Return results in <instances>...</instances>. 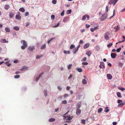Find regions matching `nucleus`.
Listing matches in <instances>:
<instances>
[{
	"mask_svg": "<svg viewBox=\"0 0 125 125\" xmlns=\"http://www.w3.org/2000/svg\"><path fill=\"white\" fill-rule=\"evenodd\" d=\"M58 90H61L62 89L59 86H58Z\"/></svg>",
	"mask_w": 125,
	"mask_h": 125,
	"instance_id": "nucleus-64",
	"label": "nucleus"
},
{
	"mask_svg": "<svg viewBox=\"0 0 125 125\" xmlns=\"http://www.w3.org/2000/svg\"><path fill=\"white\" fill-rule=\"evenodd\" d=\"M29 13L28 12H26L25 14V16H27L28 15H29Z\"/></svg>",
	"mask_w": 125,
	"mask_h": 125,
	"instance_id": "nucleus-54",
	"label": "nucleus"
},
{
	"mask_svg": "<svg viewBox=\"0 0 125 125\" xmlns=\"http://www.w3.org/2000/svg\"><path fill=\"white\" fill-rule=\"evenodd\" d=\"M81 104H80L78 103L76 106V108L77 109H79L81 107Z\"/></svg>",
	"mask_w": 125,
	"mask_h": 125,
	"instance_id": "nucleus-40",
	"label": "nucleus"
},
{
	"mask_svg": "<svg viewBox=\"0 0 125 125\" xmlns=\"http://www.w3.org/2000/svg\"><path fill=\"white\" fill-rule=\"evenodd\" d=\"M107 76L108 79H111L112 78V76L110 74H107Z\"/></svg>",
	"mask_w": 125,
	"mask_h": 125,
	"instance_id": "nucleus-12",
	"label": "nucleus"
},
{
	"mask_svg": "<svg viewBox=\"0 0 125 125\" xmlns=\"http://www.w3.org/2000/svg\"><path fill=\"white\" fill-rule=\"evenodd\" d=\"M14 14L13 13L11 12L9 14L10 17V18H13L14 16Z\"/></svg>",
	"mask_w": 125,
	"mask_h": 125,
	"instance_id": "nucleus-14",
	"label": "nucleus"
},
{
	"mask_svg": "<svg viewBox=\"0 0 125 125\" xmlns=\"http://www.w3.org/2000/svg\"><path fill=\"white\" fill-rule=\"evenodd\" d=\"M125 104V102H123L119 104L118 105V107H121Z\"/></svg>",
	"mask_w": 125,
	"mask_h": 125,
	"instance_id": "nucleus-15",
	"label": "nucleus"
},
{
	"mask_svg": "<svg viewBox=\"0 0 125 125\" xmlns=\"http://www.w3.org/2000/svg\"><path fill=\"white\" fill-rule=\"evenodd\" d=\"M47 90H45L44 91V94L45 96L46 97L47 96Z\"/></svg>",
	"mask_w": 125,
	"mask_h": 125,
	"instance_id": "nucleus-28",
	"label": "nucleus"
},
{
	"mask_svg": "<svg viewBox=\"0 0 125 125\" xmlns=\"http://www.w3.org/2000/svg\"><path fill=\"white\" fill-rule=\"evenodd\" d=\"M103 110V109L102 108H99L98 110V113H100Z\"/></svg>",
	"mask_w": 125,
	"mask_h": 125,
	"instance_id": "nucleus-33",
	"label": "nucleus"
},
{
	"mask_svg": "<svg viewBox=\"0 0 125 125\" xmlns=\"http://www.w3.org/2000/svg\"><path fill=\"white\" fill-rule=\"evenodd\" d=\"M69 18L70 17L69 16H67L65 17L64 19L63 20V22H65L69 20Z\"/></svg>",
	"mask_w": 125,
	"mask_h": 125,
	"instance_id": "nucleus-6",
	"label": "nucleus"
},
{
	"mask_svg": "<svg viewBox=\"0 0 125 125\" xmlns=\"http://www.w3.org/2000/svg\"><path fill=\"white\" fill-rule=\"evenodd\" d=\"M117 124V123L116 122H114L113 123V125H116Z\"/></svg>",
	"mask_w": 125,
	"mask_h": 125,
	"instance_id": "nucleus-60",
	"label": "nucleus"
},
{
	"mask_svg": "<svg viewBox=\"0 0 125 125\" xmlns=\"http://www.w3.org/2000/svg\"><path fill=\"white\" fill-rule=\"evenodd\" d=\"M19 10L20 11H21L22 12H24L25 11V9L23 7H22V8H20L19 9Z\"/></svg>",
	"mask_w": 125,
	"mask_h": 125,
	"instance_id": "nucleus-23",
	"label": "nucleus"
},
{
	"mask_svg": "<svg viewBox=\"0 0 125 125\" xmlns=\"http://www.w3.org/2000/svg\"><path fill=\"white\" fill-rule=\"evenodd\" d=\"M21 43H22L23 45L27 47V45L26 42L24 40H21Z\"/></svg>",
	"mask_w": 125,
	"mask_h": 125,
	"instance_id": "nucleus-8",
	"label": "nucleus"
},
{
	"mask_svg": "<svg viewBox=\"0 0 125 125\" xmlns=\"http://www.w3.org/2000/svg\"><path fill=\"white\" fill-rule=\"evenodd\" d=\"M108 6H106V11H106V12H108Z\"/></svg>",
	"mask_w": 125,
	"mask_h": 125,
	"instance_id": "nucleus-48",
	"label": "nucleus"
},
{
	"mask_svg": "<svg viewBox=\"0 0 125 125\" xmlns=\"http://www.w3.org/2000/svg\"><path fill=\"white\" fill-rule=\"evenodd\" d=\"M72 10H68L67 11L66 13L67 14H69L71 13Z\"/></svg>",
	"mask_w": 125,
	"mask_h": 125,
	"instance_id": "nucleus-31",
	"label": "nucleus"
},
{
	"mask_svg": "<svg viewBox=\"0 0 125 125\" xmlns=\"http://www.w3.org/2000/svg\"><path fill=\"white\" fill-rule=\"evenodd\" d=\"M51 18L52 19H54L55 17V16L54 15H51Z\"/></svg>",
	"mask_w": 125,
	"mask_h": 125,
	"instance_id": "nucleus-53",
	"label": "nucleus"
},
{
	"mask_svg": "<svg viewBox=\"0 0 125 125\" xmlns=\"http://www.w3.org/2000/svg\"><path fill=\"white\" fill-rule=\"evenodd\" d=\"M90 30L92 32H93L94 31V29L92 28L90 29Z\"/></svg>",
	"mask_w": 125,
	"mask_h": 125,
	"instance_id": "nucleus-59",
	"label": "nucleus"
},
{
	"mask_svg": "<svg viewBox=\"0 0 125 125\" xmlns=\"http://www.w3.org/2000/svg\"><path fill=\"white\" fill-rule=\"evenodd\" d=\"M27 47V46L23 45L21 46V48L22 50H24L25 48H26Z\"/></svg>",
	"mask_w": 125,
	"mask_h": 125,
	"instance_id": "nucleus-35",
	"label": "nucleus"
},
{
	"mask_svg": "<svg viewBox=\"0 0 125 125\" xmlns=\"http://www.w3.org/2000/svg\"><path fill=\"white\" fill-rule=\"evenodd\" d=\"M64 10H63L62 12V13H61V15L62 16H63L64 14Z\"/></svg>",
	"mask_w": 125,
	"mask_h": 125,
	"instance_id": "nucleus-47",
	"label": "nucleus"
},
{
	"mask_svg": "<svg viewBox=\"0 0 125 125\" xmlns=\"http://www.w3.org/2000/svg\"><path fill=\"white\" fill-rule=\"evenodd\" d=\"M125 41V40H123V41H119V42H117L116 43V44H118V43H121V42H124Z\"/></svg>",
	"mask_w": 125,
	"mask_h": 125,
	"instance_id": "nucleus-58",
	"label": "nucleus"
},
{
	"mask_svg": "<svg viewBox=\"0 0 125 125\" xmlns=\"http://www.w3.org/2000/svg\"><path fill=\"white\" fill-rule=\"evenodd\" d=\"M20 73V72L19 71H17V72H16L15 73V74H19Z\"/></svg>",
	"mask_w": 125,
	"mask_h": 125,
	"instance_id": "nucleus-63",
	"label": "nucleus"
},
{
	"mask_svg": "<svg viewBox=\"0 0 125 125\" xmlns=\"http://www.w3.org/2000/svg\"><path fill=\"white\" fill-rule=\"evenodd\" d=\"M80 46V45H79L73 49V52L74 54H75L76 53Z\"/></svg>",
	"mask_w": 125,
	"mask_h": 125,
	"instance_id": "nucleus-3",
	"label": "nucleus"
},
{
	"mask_svg": "<svg viewBox=\"0 0 125 125\" xmlns=\"http://www.w3.org/2000/svg\"><path fill=\"white\" fill-rule=\"evenodd\" d=\"M86 18L88 20L89 18V16L88 15H83L82 19V20L83 21Z\"/></svg>",
	"mask_w": 125,
	"mask_h": 125,
	"instance_id": "nucleus-4",
	"label": "nucleus"
},
{
	"mask_svg": "<svg viewBox=\"0 0 125 125\" xmlns=\"http://www.w3.org/2000/svg\"><path fill=\"white\" fill-rule=\"evenodd\" d=\"M116 94L117 96L119 98H121L122 97V96L121 94L119 92H117L116 93Z\"/></svg>",
	"mask_w": 125,
	"mask_h": 125,
	"instance_id": "nucleus-24",
	"label": "nucleus"
},
{
	"mask_svg": "<svg viewBox=\"0 0 125 125\" xmlns=\"http://www.w3.org/2000/svg\"><path fill=\"white\" fill-rule=\"evenodd\" d=\"M107 17V14H104L100 17V20L101 21H104Z\"/></svg>",
	"mask_w": 125,
	"mask_h": 125,
	"instance_id": "nucleus-2",
	"label": "nucleus"
},
{
	"mask_svg": "<svg viewBox=\"0 0 125 125\" xmlns=\"http://www.w3.org/2000/svg\"><path fill=\"white\" fill-rule=\"evenodd\" d=\"M43 74V73H41V74H40L37 77L36 79V81H38L39 80V79L40 78V77L42 75V74Z\"/></svg>",
	"mask_w": 125,
	"mask_h": 125,
	"instance_id": "nucleus-16",
	"label": "nucleus"
},
{
	"mask_svg": "<svg viewBox=\"0 0 125 125\" xmlns=\"http://www.w3.org/2000/svg\"><path fill=\"white\" fill-rule=\"evenodd\" d=\"M113 45L112 43H110L107 45V47L108 48L110 47Z\"/></svg>",
	"mask_w": 125,
	"mask_h": 125,
	"instance_id": "nucleus-34",
	"label": "nucleus"
},
{
	"mask_svg": "<svg viewBox=\"0 0 125 125\" xmlns=\"http://www.w3.org/2000/svg\"><path fill=\"white\" fill-rule=\"evenodd\" d=\"M99 67L102 69H104L105 68L104 63L103 62H101Z\"/></svg>",
	"mask_w": 125,
	"mask_h": 125,
	"instance_id": "nucleus-5",
	"label": "nucleus"
},
{
	"mask_svg": "<svg viewBox=\"0 0 125 125\" xmlns=\"http://www.w3.org/2000/svg\"><path fill=\"white\" fill-rule=\"evenodd\" d=\"M110 35V34L109 33L106 32L104 34V38L106 40H108L109 39V36Z\"/></svg>",
	"mask_w": 125,
	"mask_h": 125,
	"instance_id": "nucleus-1",
	"label": "nucleus"
},
{
	"mask_svg": "<svg viewBox=\"0 0 125 125\" xmlns=\"http://www.w3.org/2000/svg\"><path fill=\"white\" fill-rule=\"evenodd\" d=\"M108 108V107H106L105 108V110H104V111L105 112H108L109 111V110Z\"/></svg>",
	"mask_w": 125,
	"mask_h": 125,
	"instance_id": "nucleus-27",
	"label": "nucleus"
},
{
	"mask_svg": "<svg viewBox=\"0 0 125 125\" xmlns=\"http://www.w3.org/2000/svg\"><path fill=\"white\" fill-rule=\"evenodd\" d=\"M16 19L20 20L21 19V18L20 15L17 14L16 15Z\"/></svg>",
	"mask_w": 125,
	"mask_h": 125,
	"instance_id": "nucleus-11",
	"label": "nucleus"
},
{
	"mask_svg": "<svg viewBox=\"0 0 125 125\" xmlns=\"http://www.w3.org/2000/svg\"><path fill=\"white\" fill-rule=\"evenodd\" d=\"M82 64L84 65H86L88 64V63L87 62H82Z\"/></svg>",
	"mask_w": 125,
	"mask_h": 125,
	"instance_id": "nucleus-44",
	"label": "nucleus"
},
{
	"mask_svg": "<svg viewBox=\"0 0 125 125\" xmlns=\"http://www.w3.org/2000/svg\"><path fill=\"white\" fill-rule=\"evenodd\" d=\"M109 4H113V5L114 4V1L113 0H111L109 2Z\"/></svg>",
	"mask_w": 125,
	"mask_h": 125,
	"instance_id": "nucleus-29",
	"label": "nucleus"
},
{
	"mask_svg": "<svg viewBox=\"0 0 125 125\" xmlns=\"http://www.w3.org/2000/svg\"><path fill=\"white\" fill-rule=\"evenodd\" d=\"M59 25V23H58L57 25H55V26H54V27H58Z\"/></svg>",
	"mask_w": 125,
	"mask_h": 125,
	"instance_id": "nucleus-61",
	"label": "nucleus"
},
{
	"mask_svg": "<svg viewBox=\"0 0 125 125\" xmlns=\"http://www.w3.org/2000/svg\"><path fill=\"white\" fill-rule=\"evenodd\" d=\"M82 83L83 84H85L87 83V82L86 80L85 79H83L82 80Z\"/></svg>",
	"mask_w": 125,
	"mask_h": 125,
	"instance_id": "nucleus-25",
	"label": "nucleus"
},
{
	"mask_svg": "<svg viewBox=\"0 0 125 125\" xmlns=\"http://www.w3.org/2000/svg\"><path fill=\"white\" fill-rule=\"evenodd\" d=\"M70 88V87L69 86H67L66 87V89L67 90H69Z\"/></svg>",
	"mask_w": 125,
	"mask_h": 125,
	"instance_id": "nucleus-62",
	"label": "nucleus"
},
{
	"mask_svg": "<svg viewBox=\"0 0 125 125\" xmlns=\"http://www.w3.org/2000/svg\"><path fill=\"white\" fill-rule=\"evenodd\" d=\"M75 47V46L73 44H72L70 46V49H72Z\"/></svg>",
	"mask_w": 125,
	"mask_h": 125,
	"instance_id": "nucleus-30",
	"label": "nucleus"
},
{
	"mask_svg": "<svg viewBox=\"0 0 125 125\" xmlns=\"http://www.w3.org/2000/svg\"><path fill=\"white\" fill-rule=\"evenodd\" d=\"M77 70L79 72H82V70L81 68H78L77 69Z\"/></svg>",
	"mask_w": 125,
	"mask_h": 125,
	"instance_id": "nucleus-41",
	"label": "nucleus"
},
{
	"mask_svg": "<svg viewBox=\"0 0 125 125\" xmlns=\"http://www.w3.org/2000/svg\"><path fill=\"white\" fill-rule=\"evenodd\" d=\"M72 66V64H70L68 66V69L69 70L71 69V68Z\"/></svg>",
	"mask_w": 125,
	"mask_h": 125,
	"instance_id": "nucleus-37",
	"label": "nucleus"
},
{
	"mask_svg": "<svg viewBox=\"0 0 125 125\" xmlns=\"http://www.w3.org/2000/svg\"><path fill=\"white\" fill-rule=\"evenodd\" d=\"M81 123L85 125V120L83 119L81 120Z\"/></svg>",
	"mask_w": 125,
	"mask_h": 125,
	"instance_id": "nucleus-32",
	"label": "nucleus"
},
{
	"mask_svg": "<svg viewBox=\"0 0 125 125\" xmlns=\"http://www.w3.org/2000/svg\"><path fill=\"white\" fill-rule=\"evenodd\" d=\"M81 113V110L79 109H77L76 112V114L77 115H80Z\"/></svg>",
	"mask_w": 125,
	"mask_h": 125,
	"instance_id": "nucleus-7",
	"label": "nucleus"
},
{
	"mask_svg": "<svg viewBox=\"0 0 125 125\" xmlns=\"http://www.w3.org/2000/svg\"><path fill=\"white\" fill-rule=\"evenodd\" d=\"M32 52H33V50L35 49V47L34 46H30L28 48Z\"/></svg>",
	"mask_w": 125,
	"mask_h": 125,
	"instance_id": "nucleus-9",
	"label": "nucleus"
},
{
	"mask_svg": "<svg viewBox=\"0 0 125 125\" xmlns=\"http://www.w3.org/2000/svg\"><path fill=\"white\" fill-rule=\"evenodd\" d=\"M90 26V25L88 24H86V28H88Z\"/></svg>",
	"mask_w": 125,
	"mask_h": 125,
	"instance_id": "nucleus-56",
	"label": "nucleus"
},
{
	"mask_svg": "<svg viewBox=\"0 0 125 125\" xmlns=\"http://www.w3.org/2000/svg\"><path fill=\"white\" fill-rule=\"evenodd\" d=\"M111 55L112 58H114L116 56V54L115 53H112L111 54Z\"/></svg>",
	"mask_w": 125,
	"mask_h": 125,
	"instance_id": "nucleus-13",
	"label": "nucleus"
},
{
	"mask_svg": "<svg viewBox=\"0 0 125 125\" xmlns=\"http://www.w3.org/2000/svg\"><path fill=\"white\" fill-rule=\"evenodd\" d=\"M57 2V1L56 0H53L52 1V3L54 4H55Z\"/></svg>",
	"mask_w": 125,
	"mask_h": 125,
	"instance_id": "nucleus-43",
	"label": "nucleus"
},
{
	"mask_svg": "<svg viewBox=\"0 0 125 125\" xmlns=\"http://www.w3.org/2000/svg\"><path fill=\"white\" fill-rule=\"evenodd\" d=\"M55 120V119L54 118H51L49 120V121L50 122H54Z\"/></svg>",
	"mask_w": 125,
	"mask_h": 125,
	"instance_id": "nucleus-26",
	"label": "nucleus"
},
{
	"mask_svg": "<svg viewBox=\"0 0 125 125\" xmlns=\"http://www.w3.org/2000/svg\"><path fill=\"white\" fill-rule=\"evenodd\" d=\"M89 45L90 44L89 43H87L85 44L84 45L83 48L84 49H86L88 47Z\"/></svg>",
	"mask_w": 125,
	"mask_h": 125,
	"instance_id": "nucleus-10",
	"label": "nucleus"
},
{
	"mask_svg": "<svg viewBox=\"0 0 125 125\" xmlns=\"http://www.w3.org/2000/svg\"><path fill=\"white\" fill-rule=\"evenodd\" d=\"M121 50V48H119L117 49L116 50V51L117 52H120Z\"/></svg>",
	"mask_w": 125,
	"mask_h": 125,
	"instance_id": "nucleus-50",
	"label": "nucleus"
},
{
	"mask_svg": "<svg viewBox=\"0 0 125 125\" xmlns=\"http://www.w3.org/2000/svg\"><path fill=\"white\" fill-rule=\"evenodd\" d=\"M5 30L6 32H9L10 31V28L7 27H6L5 28Z\"/></svg>",
	"mask_w": 125,
	"mask_h": 125,
	"instance_id": "nucleus-20",
	"label": "nucleus"
},
{
	"mask_svg": "<svg viewBox=\"0 0 125 125\" xmlns=\"http://www.w3.org/2000/svg\"><path fill=\"white\" fill-rule=\"evenodd\" d=\"M13 29L15 30L16 31H18L19 30V27L17 26H16L14 27L13 28Z\"/></svg>",
	"mask_w": 125,
	"mask_h": 125,
	"instance_id": "nucleus-21",
	"label": "nucleus"
},
{
	"mask_svg": "<svg viewBox=\"0 0 125 125\" xmlns=\"http://www.w3.org/2000/svg\"><path fill=\"white\" fill-rule=\"evenodd\" d=\"M123 65V64L121 62H119V66L122 67Z\"/></svg>",
	"mask_w": 125,
	"mask_h": 125,
	"instance_id": "nucleus-52",
	"label": "nucleus"
},
{
	"mask_svg": "<svg viewBox=\"0 0 125 125\" xmlns=\"http://www.w3.org/2000/svg\"><path fill=\"white\" fill-rule=\"evenodd\" d=\"M42 55H41L40 56L37 55L36 56V58L37 59H39L41 57H42Z\"/></svg>",
	"mask_w": 125,
	"mask_h": 125,
	"instance_id": "nucleus-36",
	"label": "nucleus"
},
{
	"mask_svg": "<svg viewBox=\"0 0 125 125\" xmlns=\"http://www.w3.org/2000/svg\"><path fill=\"white\" fill-rule=\"evenodd\" d=\"M115 10H113V16H111V17L109 18V19H111L112 18L113 16L115 14Z\"/></svg>",
	"mask_w": 125,
	"mask_h": 125,
	"instance_id": "nucleus-39",
	"label": "nucleus"
},
{
	"mask_svg": "<svg viewBox=\"0 0 125 125\" xmlns=\"http://www.w3.org/2000/svg\"><path fill=\"white\" fill-rule=\"evenodd\" d=\"M117 103L119 104H120L121 103H122V100H118L117 101Z\"/></svg>",
	"mask_w": 125,
	"mask_h": 125,
	"instance_id": "nucleus-46",
	"label": "nucleus"
},
{
	"mask_svg": "<svg viewBox=\"0 0 125 125\" xmlns=\"http://www.w3.org/2000/svg\"><path fill=\"white\" fill-rule=\"evenodd\" d=\"M0 42L3 43H8V41H6V40L5 39H2Z\"/></svg>",
	"mask_w": 125,
	"mask_h": 125,
	"instance_id": "nucleus-19",
	"label": "nucleus"
},
{
	"mask_svg": "<svg viewBox=\"0 0 125 125\" xmlns=\"http://www.w3.org/2000/svg\"><path fill=\"white\" fill-rule=\"evenodd\" d=\"M20 77V76L19 75H15L14 76V78H15L17 79L19 78Z\"/></svg>",
	"mask_w": 125,
	"mask_h": 125,
	"instance_id": "nucleus-38",
	"label": "nucleus"
},
{
	"mask_svg": "<svg viewBox=\"0 0 125 125\" xmlns=\"http://www.w3.org/2000/svg\"><path fill=\"white\" fill-rule=\"evenodd\" d=\"M68 96V94H64L63 95V96L64 97V98H66V97Z\"/></svg>",
	"mask_w": 125,
	"mask_h": 125,
	"instance_id": "nucleus-51",
	"label": "nucleus"
},
{
	"mask_svg": "<svg viewBox=\"0 0 125 125\" xmlns=\"http://www.w3.org/2000/svg\"><path fill=\"white\" fill-rule=\"evenodd\" d=\"M118 0H113L114 1V4L113 5V6H114V5H115V4L118 1Z\"/></svg>",
	"mask_w": 125,
	"mask_h": 125,
	"instance_id": "nucleus-49",
	"label": "nucleus"
},
{
	"mask_svg": "<svg viewBox=\"0 0 125 125\" xmlns=\"http://www.w3.org/2000/svg\"><path fill=\"white\" fill-rule=\"evenodd\" d=\"M94 31L98 29V28L97 27H94Z\"/></svg>",
	"mask_w": 125,
	"mask_h": 125,
	"instance_id": "nucleus-57",
	"label": "nucleus"
},
{
	"mask_svg": "<svg viewBox=\"0 0 125 125\" xmlns=\"http://www.w3.org/2000/svg\"><path fill=\"white\" fill-rule=\"evenodd\" d=\"M67 101L65 100L63 101L62 102V104H67Z\"/></svg>",
	"mask_w": 125,
	"mask_h": 125,
	"instance_id": "nucleus-42",
	"label": "nucleus"
},
{
	"mask_svg": "<svg viewBox=\"0 0 125 125\" xmlns=\"http://www.w3.org/2000/svg\"><path fill=\"white\" fill-rule=\"evenodd\" d=\"M46 44H44L42 45V46L41 48V50H42V49H44L46 48Z\"/></svg>",
	"mask_w": 125,
	"mask_h": 125,
	"instance_id": "nucleus-22",
	"label": "nucleus"
},
{
	"mask_svg": "<svg viewBox=\"0 0 125 125\" xmlns=\"http://www.w3.org/2000/svg\"><path fill=\"white\" fill-rule=\"evenodd\" d=\"M114 28L116 29V30L117 31L119 30V27L118 26L115 27Z\"/></svg>",
	"mask_w": 125,
	"mask_h": 125,
	"instance_id": "nucleus-45",
	"label": "nucleus"
},
{
	"mask_svg": "<svg viewBox=\"0 0 125 125\" xmlns=\"http://www.w3.org/2000/svg\"><path fill=\"white\" fill-rule=\"evenodd\" d=\"M86 60H87V58H86L85 57H84L83 59V61H85Z\"/></svg>",
	"mask_w": 125,
	"mask_h": 125,
	"instance_id": "nucleus-55",
	"label": "nucleus"
},
{
	"mask_svg": "<svg viewBox=\"0 0 125 125\" xmlns=\"http://www.w3.org/2000/svg\"><path fill=\"white\" fill-rule=\"evenodd\" d=\"M10 7L8 5H5L4 8L6 10H8Z\"/></svg>",
	"mask_w": 125,
	"mask_h": 125,
	"instance_id": "nucleus-18",
	"label": "nucleus"
},
{
	"mask_svg": "<svg viewBox=\"0 0 125 125\" xmlns=\"http://www.w3.org/2000/svg\"><path fill=\"white\" fill-rule=\"evenodd\" d=\"M91 52L90 51H88L86 52V54L89 57L91 55Z\"/></svg>",
	"mask_w": 125,
	"mask_h": 125,
	"instance_id": "nucleus-17",
	"label": "nucleus"
}]
</instances>
